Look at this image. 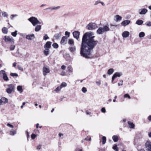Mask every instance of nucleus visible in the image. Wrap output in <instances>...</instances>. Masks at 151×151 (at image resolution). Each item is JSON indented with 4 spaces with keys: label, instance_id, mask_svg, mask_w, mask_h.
Listing matches in <instances>:
<instances>
[{
    "label": "nucleus",
    "instance_id": "nucleus-35",
    "mask_svg": "<svg viewBox=\"0 0 151 151\" xmlns=\"http://www.w3.org/2000/svg\"><path fill=\"white\" fill-rule=\"evenodd\" d=\"M10 134L12 135H14L16 133V130H11L10 132Z\"/></svg>",
    "mask_w": 151,
    "mask_h": 151
},
{
    "label": "nucleus",
    "instance_id": "nucleus-12",
    "mask_svg": "<svg viewBox=\"0 0 151 151\" xmlns=\"http://www.w3.org/2000/svg\"><path fill=\"white\" fill-rule=\"evenodd\" d=\"M80 32L78 31H75L73 33V34L74 37L78 40L80 35Z\"/></svg>",
    "mask_w": 151,
    "mask_h": 151
},
{
    "label": "nucleus",
    "instance_id": "nucleus-31",
    "mask_svg": "<svg viewBox=\"0 0 151 151\" xmlns=\"http://www.w3.org/2000/svg\"><path fill=\"white\" fill-rule=\"evenodd\" d=\"M68 72L69 73L73 72V68L70 66H69L67 68Z\"/></svg>",
    "mask_w": 151,
    "mask_h": 151
},
{
    "label": "nucleus",
    "instance_id": "nucleus-48",
    "mask_svg": "<svg viewBox=\"0 0 151 151\" xmlns=\"http://www.w3.org/2000/svg\"><path fill=\"white\" fill-rule=\"evenodd\" d=\"M110 26L111 27V28L112 29H114L115 27L117 26V25H113L112 24H110Z\"/></svg>",
    "mask_w": 151,
    "mask_h": 151
},
{
    "label": "nucleus",
    "instance_id": "nucleus-13",
    "mask_svg": "<svg viewBox=\"0 0 151 151\" xmlns=\"http://www.w3.org/2000/svg\"><path fill=\"white\" fill-rule=\"evenodd\" d=\"M52 42L50 41H47L44 45V48L45 49H49L51 47Z\"/></svg>",
    "mask_w": 151,
    "mask_h": 151
},
{
    "label": "nucleus",
    "instance_id": "nucleus-14",
    "mask_svg": "<svg viewBox=\"0 0 151 151\" xmlns=\"http://www.w3.org/2000/svg\"><path fill=\"white\" fill-rule=\"evenodd\" d=\"M130 22L131 21L130 20H125L122 22L121 24L122 26L125 27L126 25L129 24Z\"/></svg>",
    "mask_w": 151,
    "mask_h": 151
},
{
    "label": "nucleus",
    "instance_id": "nucleus-64",
    "mask_svg": "<svg viewBox=\"0 0 151 151\" xmlns=\"http://www.w3.org/2000/svg\"><path fill=\"white\" fill-rule=\"evenodd\" d=\"M148 119L149 121H151V115L148 117Z\"/></svg>",
    "mask_w": 151,
    "mask_h": 151
},
{
    "label": "nucleus",
    "instance_id": "nucleus-17",
    "mask_svg": "<svg viewBox=\"0 0 151 151\" xmlns=\"http://www.w3.org/2000/svg\"><path fill=\"white\" fill-rule=\"evenodd\" d=\"M129 35V32L127 31L124 32L122 34V36L124 38H126L128 37Z\"/></svg>",
    "mask_w": 151,
    "mask_h": 151
},
{
    "label": "nucleus",
    "instance_id": "nucleus-42",
    "mask_svg": "<svg viewBox=\"0 0 151 151\" xmlns=\"http://www.w3.org/2000/svg\"><path fill=\"white\" fill-rule=\"evenodd\" d=\"M11 76L13 77H17L18 75L17 73H11L10 74Z\"/></svg>",
    "mask_w": 151,
    "mask_h": 151
},
{
    "label": "nucleus",
    "instance_id": "nucleus-16",
    "mask_svg": "<svg viewBox=\"0 0 151 151\" xmlns=\"http://www.w3.org/2000/svg\"><path fill=\"white\" fill-rule=\"evenodd\" d=\"M26 38L29 40H32L35 38V35L33 34L29 35L26 36Z\"/></svg>",
    "mask_w": 151,
    "mask_h": 151
},
{
    "label": "nucleus",
    "instance_id": "nucleus-30",
    "mask_svg": "<svg viewBox=\"0 0 151 151\" xmlns=\"http://www.w3.org/2000/svg\"><path fill=\"white\" fill-rule=\"evenodd\" d=\"M5 100V102H7V99L5 98L4 97L2 98H1V99H0V105H1V104L3 103V100Z\"/></svg>",
    "mask_w": 151,
    "mask_h": 151
},
{
    "label": "nucleus",
    "instance_id": "nucleus-25",
    "mask_svg": "<svg viewBox=\"0 0 151 151\" xmlns=\"http://www.w3.org/2000/svg\"><path fill=\"white\" fill-rule=\"evenodd\" d=\"M128 124L129 125V127L130 128H134V125L132 122L129 121L128 122Z\"/></svg>",
    "mask_w": 151,
    "mask_h": 151
},
{
    "label": "nucleus",
    "instance_id": "nucleus-40",
    "mask_svg": "<svg viewBox=\"0 0 151 151\" xmlns=\"http://www.w3.org/2000/svg\"><path fill=\"white\" fill-rule=\"evenodd\" d=\"M17 31H15L14 32L12 33V35L14 37H16L17 34Z\"/></svg>",
    "mask_w": 151,
    "mask_h": 151
},
{
    "label": "nucleus",
    "instance_id": "nucleus-43",
    "mask_svg": "<svg viewBox=\"0 0 151 151\" xmlns=\"http://www.w3.org/2000/svg\"><path fill=\"white\" fill-rule=\"evenodd\" d=\"M52 46L54 48H57L58 47V45L56 43H53L52 44Z\"/></svg>",
    "mask_w": 151,
    "mask_h": 151
},
{
    "label": "nucleus",
    "instance_id": "nucleus-37",
    "mask_svg": "<svg viewBox=\"0 0 151 151\" xmlns=\"http://www.w3.org/2000/svg\"><path fill=\"white\" fill-rule=\"evenodd\" d=\"M102 144H104L106 140V137L105 136H103L102 137Z\"/></svg>",
    "mask_w": 151,
    "mask_h": 151
},
{
    "label": "nucleus",
    "instance_id": "nucleus-4",
    "mask_svg": "<svg viewBox=\"0 0 151 151\" xmlns=\"http://www.w3.org/2000/svg\"><path fill=\"white\" fill-rule=\"evenodd\" d=\"M7 88L6 90V92L8 94H11L14 91V86L12 84H10L7 86Z\"/></svg>",
    "mask_w": 151,
    "mask_h": 151
},
{
    "label": "nucleus",
    "instance_id": "nucleus-22",
    "mask_svg": "<svg viewBox=\"0 0 151 151\" xmlns=\"http://www.w3.org/2000/svg\"><path fill=\"white\" fill-rule=\"evenodd\" d=\"M17 89L20 93H22L23 91L22 87L21 86H18L17 87Z\"/></svg>",
    "mask_w": 151,
    "mask_h": 151
},
{
    "label": "nucleus",
    "instance_id": "nucleus-10",
    "mask_svg": "<svg viewBox=\"0 0 151 151\" xmlns=\"http://www.w3.org/2000/svg\"><path fill=\"white\" fill-rule=\"evenodd\" d=\"M4 39L5 42L10 43H14V40L12 37L5 36L4 37Z\"/></svg>",
    "mask_w": 151,
    "mask_h": 151
},
{
    "label": "nucleus",
    "instance_id": "nucleus-38",
    "mask_svg": "<svg viewBox=\"0 0 151 151\" xmlns=\"http://www.w3.org/2000/svg\"><path fill=\"white\" fill-rule=\"evenodd\" d=\"M61 88L60 86H58L54 90V91L56 92H58L61 89Z\"/></svg>",
    "mask_w": 151,
    "mask_h": 151
},
{
    "label": "nucleus",
    "instance_id": "nucleus-33",
    "mask_svg": "<svg viewBox=\"0 0 151 151\" xmlns=\"http://www.w3.org/2000/svg\"><path fill=\"white\" fill-rule=\"evenodd\" d=\"M60 35H61L60 34H56L54 35V37L55 39H56V40H58V39H59V37H60Z\"/></svg>",
    "mask_w": 151,
    "mask_h": 151
},
{
    "label": "nucleus",
    "instance_id": "nucleus-27",
    "mask_svg": "<svg viewBox=\"0 0 151 151\" xmlns=\"http://www.w3.org/2000/svg\"><path fill=\"white\" fill-rule=\"evenodd\" d=\"M114 72V70L113 68H110L107 71V74L109 75L111 74Z\"/></svg>",
    "mask_w": 151,
    "mask_h": 151
},
{
    "label": "nucleus",
    "instance_id": "nucleus-24",
    "mask_svg": "<svg viewBox=\"0 0 151 151\" xmlns=\"http://www.w3.org/2000/svg\"><path fill=\"white\" fill-rule=\"evenodd\" d=\"M45 50L43 52L45 55L47 56L48 55L49 52V49H45Z\"/></svg>",
    "mask_w": 151,
    "mask_h": 151
},
{
    "label": "nucleus",
    "instance_id": "nucleus-9",
    "mask_svg": "<svg viewBox=\"0 0 151 151\" xmlns=\"http://www.w3.org/2000/svg\"><path fill=\"white\" fill-rule=\"evenodd\" d=\"M122 75V73L121 72H116L115 73L113 76L112 78V83H113L114 79L117 77H120Z\"/></svg>",
    "mask_w": 151,
    "mask_h": 151
},
{
    "label": "nucleus",
    "instance_id": "nucleus-54",
    "mask_svg": "<svg viewBox=\"0 0 151 151\" xmlns=\"http://www.w3.org/2000/svg\"><path fill=\"white\" fill-rule=\"evenodd\" d=\"M60 75L62 76H65L66 75V73L65 71H63L61 72Z\"/></svg>",
    "mask_w": 151,
    "mask_h": 151
},
{
    "label": "nucleus",
    "instance_id": "nucleus-44",
    "mask_svg": "<svg viewBox=\"0 0 151 151\" xmlns=\"http://www.w3.org/2000/svg\"><path fill=\"white\" fill-rule=\"evenodd\" d=\"M49 38V37L47 35V34L45 35L44 37H43V40H46L47 39Z\"/></svg>",
    "mask_w": 151,
    "mask_h": 151
},
{
    "label": "nucleus",
    "instance_id": "nucleus-20",
    "mask_svg": "<svg viewBox=\"0 0 151 151\" xmlns=\"http://www.w3.org/2000/svg\"><path fill=\"white\" fill-rule=\"evenodd\" d=\"M69 49L70 52H73L76 50V46L73 45L72 46L70 47L69 48Z\"/></svg>",
    "mask_w": 151,
    "mask_h": 151
},
{
    "label": "nucleus",
    "instance_id": "nucleus-61",
    "mask_svg": "<svg viewBox=\"0 0 151 151\" xmlns=\"http://www.w3.org/2000/svg\"><path fill=\"white\" fill-rule=\"evenodd\" d=\"M61 68L63 70H65L66 68V67L65 65H63L61 66Z\"/></svg>",
    "mask_w": 151,
    "mask_h": 151
},
{
    "label": "nucleus",
    "instance_id": "nucleus-26",
    "mask_svg": "<svg viewBox=\"0 0 151 151\" xmlns=\"http://www.w3.org/2000/svg\"><path fill=\"white\" fill-rule=\"evenodd\" d=\"M143 22V21L142 20L139 19L136 21V24L138 25H140L142 24Z\"/></svg>",
    "mask_w": 151,
    "mask_h": 151
},
{
    "label": "nucleus",
    "instance_id": "nucleus-7",
    "mask_svg": "<svg viewBox=\"0 0 151 151\" xmlns=\"http://www.w3.org/2000/svg\"><path fill=\"white\" fill-rule=\"evenodd\" d=\"M146 149L147 151H151V142L147 140L145 143Z\"/></svg>",
    "mask_w": 151,
    "mask_h": 151
},
{
    "label": "nucleus",
    "instance_id": "nucleus-41",
    "mask_svg": "<svg viewBox=\"0 0 151 151\" xmlns=\"http://www.w3.org/2000/svg\"><path fill=\"white\" fill-rule=\"evenodd\" d=\"M18 16L17 14H12L10 15V18L11 19L13 20L14 17H16Z\"/></svg>",
    "mask_w": 151,
    "mask_h": 151
},
{
    "label": "nucleus",
    "instance_id": "nucleus-56",
    "mask_svg": "<svg viewBox=\"0 0 151 151\" xmlns=\"http://www.w3.org/2000/svg\"><path fill=\"white\" fill-rule=\"evenodd\" d=\"M7 126L11 128H14V126L12 125H11L9 123H8L7 124Z\"/></svg>",
    "mask_w": 151,
    "mask_h": 151
},
{
    "label": "nucleus",
    "instance_id": "nucleus-57",
    "mask_svg": "<svg viewBox=\"0 0 151 151\" xmlns=\"http://www.w3.org/2000/svg\"><path fill=\"white\" fill-rule=\"evenodd\" d=\"M70 33L67 31H66L65 32V35L66 36H68V37H69Z\"/></svg>",
    "mask_w": 151,
    "mask_h": 151
},
{
    "label": "nucleus",
    "instance_id": "nucleus-1",
    "mask_svg": "<svg viewBox=\"0 0 151 151\" xmlns=\"http://www.w3.org/2000/svg\"><path fill=\"white\" fill-rule=\"evenodd\" d=\"M93 33L91 32L86 33L83 36L81 44L80 54L86 58H90L91 51L98 44V42L95 40Z\"/></svg>",
    "mask_w": 151,
    "mask_h": 151
},
{
    "label": "nucleus",
    "instance_id": "nucleus-18",
    "mask_svg": "<svg viewBox=\"0 0 151 151\" xmlns=\"http://www.w3.org/2000/svg\"><path fill=\"white\" fill-rule=\"evenodd\" d=\"M115 19L114 20L116 22H118L121 21L122 19V17L118 15H117L115 16Z\"/></svg>",
    "mask_w": 151,
    "mask_h": 151
},
{
    "label": "nucleus",
    "instance_id": "nucleus-5",
    "mask_svg": "<svg viewBox=\"0 0 151 151\" xmlns=\"http://www.w3.org/2000/svg\"><path fill=\"white\" fill-rule=\"evenodd\" d=\"M97 27L96 24L95 23H90L86 26V28L89 30H93Z\"/></svg>",
    "mask_w": 151,
    "mask_h": 151
},
{
    "label": "nucleus",
    "instance_id": "nucleus-45",
    "mask_svg": "<svg viewBox=\"0 0 151 151\" xmlns=\"http://www.w3.org/2000/svg\"><path fill=\"white\" fill-rule=\"evenodd\" d=\"M117 148L118 147L117 145L116 144L113 147V149H114L115 151H118Z\"/></svg>",
    "mask_w": 151,
    "mask_h": 151
},
{
    "label": "nucleus",
    "instance_id": "nucleus-34",
    "mask_svg": "<svg viewBox=\"0 0 151 151\" xmlns=\"http://www.w3.org/2000/svg\"><path fill=\"white\" fill-rule=\"evenodd\" d=\"M68 43L70 45L74 44V40L73 39H69L68 41Z\"/></svg>",
    "mask_w": 151,
    "mask_h": 151
},
{
    "label": "nucleus",
    "instance_id": "nucleus-29",
    "mask_svg": "<svg viewBox=\"0 0 151 151\" xmlns=\"http://www.w3.org/2000/svg\"><path fill=\"white\" fill-rule=\"evenodd\" d=\"M2 32L4 34H6L8 32L7 29L5 27H4L2 29Z\"/></svg>",
    "mask_w": 151,
    "mask_h": 151
},
{
    "label": "nucleus",
    "instance_id": "nucleus-46",
    "mask_svg": "<svg viewBox=\"0 0 151 151\" xmlns=\"http://www.w3.org/2000/svg\"><path fill=\"white\" fill-rule=\"evenodd\" d=\"M15 47V46L14 45H12L10 48V50H14Z\"/></svg>",
    "mask_w": 151,
    "mask_h": 151
},
{
    "label": "nucleus",
    "instance_id": "nucleus-32",
    "mask_svg": "<svg viewBox=\"0 0 151 151\" xmlns=\"http://www.w3.org/2000/svg\"><path fill=\"white\" fill-rule=\"evenodd\" d=\"M3 16L4 17H6V18L8 17V14L7 13L5 12H1Z\"/></svg>",
    "mask_w": 151,
    "mask_h": 151
},
{
    "label": "nucleus",
    "instance_id": "nucleus-21",
    "mask_svg": "<svg viewBox=\"0 0 151 151\" xmlns=\"http://www.w3.org/2000/svg\"><path fill=\"white\" fill-rule=\"evenodd\" d=\"M60 8V6H58L55 7H49L46 9H50L51 10H57Z\"/></svg>",
    "mask_w": 151,
    "mask_h": 151
},
{
    "label": "nucleus",
    "instance_id": "nucleus-50",
    "mask_svg": "<svg viewBox=\"0 0 151 151\" xmlns=\"http://www.w3.org/2000/svg\"><path fill=\"white\" fill-rule=\"evenodd\" d=\"M100 0H98L96 1L94 4V6H96L98 5L100 3Z\"/></svg>",
    "mask_w": 151,
    "mask_h": 151
},
{
    "label": "nucleus",
    "instance_id": "nucleus-28",
    "mask_svg": "<svg viewBox=\"0 0 151 151\" xmlns=\"http://www.w3.org/2000/svg\"><path fill=\"white\" fill-rule=\"evenodd\" d=\"M145 35V34L144 32H141L139 34V36L140 38L144 37Z\"/></svg>",
    "mask_w": 151,
    "mask_h": 151
},
{
    "label": "nucleus",
    "instance_id": "nucleus-2",
    "mask_svg": "<svg viewBox=\"0 0 151 151\" xmlns=\"http://www.w3.org/2000/svg\"><path fill=\"white\" fill-rule=\"evenodd\" d=\"M110 30V28L109 26L106 25L103 27H100L96 31V33L99 35L103 34L104 32L108 31Z\"/></svg>",
    "mask_w": 151,
    "mask_h": 151
},
{
    "label": "nucleus",
    "instance_id": "nucleus-53",
    "mask_svg": "<svg viewBox=\"0 0 151 151\" xmlns=\"http://www.w3.org/2000/svg\"><path fill=\"white\" fill-rule=\"evenodd\" d=\"M31 137L32 139H34L36 137V135L35 134H32L31 135Z\"/></svg>",
    "mask_w": 151,
    "mask_h": 151
},
{
    "label": "nucleus",
    "instance_id": "nucleus-11",
    "mask_svg": "<svg viewBox=\"0 0 151 151\" xmlns=\"http://www.w3.org/2000/svg\"><path fill=\"white\" fill-rule=\"evenodd\" d=\"M147 12V10L145 8L141 9L138 10L139 13L140 15H144Z\"/></svg>",
    "mask_w": 151,
    "mask_h": 151
},
{
    "label": "nucleus",
    "instance_id": "nucleus-36",
    "mask_svg": "<svg viewBox=\"0 0 151 151\" xmlns=\"http://www.w3.org/2000/svg\"><path fill=\"white\" fill-rule=\"evenodd\" d=\"M67 86V84L65 82H63L60 85V86L62 88L65 87Z\"/></svg>",
    "mask_w": 151,
    "mask_h": 151
},
{
    "label": "nucleus",
    "instance_id": "nucleus-49",
    "mask_svg": "<svg viewBox=\"0 0 151 151\" xmlns=\"http://www.w3.org/2000/svg\"><path fill=\"white\" fill-rule=\"evenodd\" d=\"M124 97L126 98H128L129 99H131V97L128 94H126L124 96Z\"/></svg>",
    "mask_w": 151,
    "mask_h": 151
},
{
    "label": "nucleus",
    "instance_id": "nucleus-55",
    "mask_svg": "<svg viewBox=\"0 0 151 151\" xmlns=\"http://www.w3.org/2000/svg\"><path fill=\"white\" fill-rule=\"evenodd\" d=\"M85 139L87 141H90L91 140V137H88L85 138Z\"/></svg>",
    "mask_w": 151,
    "mask_h": 151
},
{
    "label": "nucleus",
    "instance_id": "nucleus-51",
    "mask_svg": "<svg viewBox=\"0 0 151 151\" xmlns=\"http://www.w3.org/2000/svg\"><path fill=\"white\" fill-rule=\"evenodd\" d=\"M82 91L83 93H85L87 91V90L86 88L83 87L82 89Z\"/></svg>",
    "mask_w": 151,
    "mask_h": 151
},
{
    "label": "nucleus",
    "instance_id": "nucleus-62",
    "mask_svg": "<svg viewBox=\"0 0 151 151\" xmlns=\"http://www.w3.org/2000/svg\"><path fill=\"white\" fill-rule=\"evenodd\" d=\"M27 139H28V137L29 136V133L27 131Z\"/></svg>",
    "mask_w": 151,
    "mask_h": 151
},
{
    "label": "nucleus",
    "instance_id": "nucleus-59",
    "mask_svg": "<svg viewBox=\"0 0 151 151\" xmlns=\"http://www.w3.org/2000/svg\"><path fill=\"white\" fill-rule=\"evenodd\" d=\"M41 148V146L40 145H39L37 147V150H40Z\"/></svg>",
    "mask_w": 151,
    "mask_h": 151
},
{
    "label": "nucleus",
    "instance_id": "nucleus-60",
    "mask_svg": "<svg viewBox=\"0 0 151 151\" xmlns=\"http://www.w3.org/2000/svg\"><path fill=\"white\" fill-rule=\"evenodd\" d=\"M96 83L97 84V85H98L99 86H100L101 84V81L100 80L99 81H96Z\"/></svg>",
    "mask_w": 151,
    "mask_h": 151
},
{
    "label": "nucleus",
    "instance_id": "nucleus-3",
    "mask_svg": "<svg viewBox=\"0 0 151 151\" xmlns=\"http://www.w3.org/2000/svg\"><path fill=\"white\" fill-rule=\"evenodd\" d=\"M28 20L34 26L37 24H40L41 22L39 21L37 18L34 17H32L28 19Z\"/></svg>",
    "mask_w": 151,
    "mask_h": 151
},
{
    "label": "nucleus",
    "instance_id": "nucleus-52",
    "mask_svg": "<svg viewBox=\"0 0 151 151\" xmlns=\"http://www.w3.org/2000/svg\"><path fill=\"white\" fill-rule=\"evenodd\" d=\"M123 80H121L120 81V82L118 83V84L119 86H122L123 85Z\"/></svg>",
    "mask_w": 151,
    "mask_h": 151
},
{
    "label": "nucleus",
    "instance_id": "nucleus-6",
    "mask_svg": "<svg viewBox=\"0 0 151 151\" xmlns=\"http://www.w3.org/2000/svg\"><path fill=\"white\" fill-rule=\"evenodd\" d=\"M0 76L1 77H3V78L5 81H7L9 80L5 71L3 70L0 71Z\"/></svg>",
    "mask_w": 151,
    "mask_h": 151
},
{
    "label": "nucleus",
    "instance_id": "nucleus-47",
    "mask_svg": "<svg viewBox=\"0 0 151 151\" xmlns=\"http://www.w3.org/2000/svg\"><path fill=\"white\" fill-rule=\"evenodd\" d=\"M17 68H18V69L19 70H20L22 71H23V68H22V67L21 66H20L19 65H18Z\"/></svg>",
    "mask_w": 151,
    "mask_h": 151
},
{
    "label": "nucleus",
    "instance_id": "nucleus-19",
    "mask_svg": "<svg viewBox=\"0 0 151 151\" xmlns=\"http://www.w3.org/2000/svg\"><path fill=\"white\" fill-rule=\"evenodd\" d=\"M41 29V25H37L35 28V32H37L40 31Z\"/></svg>",
    "mask_w": 151,
    "mask_h": 151
},
{
    "label": "nucleus",
    "instance_id": "nucleus-39",
    "mask_svg": "<svg viewBox=\"0 0 151 151\" xmlns=\"http://www.w3.org/2000/svg\"><path fill=\"white\" fill-rule=\"evenodd\" d=\"M145 25L149 27L151 26V22L148 21L146 22L145 24Z\"/></svg>",
    "mask_w": 151,
    "mask_h": 151
},
{
    "label": "nucleus",
    "instance_id": "nucleus-23",
    "mask_svg": "<svg viewBox=\"0 0 151 151\" xmlns=\"http://www.w3.org/2000/svg\"><path fill=\"white\" fill-rule=\"evenodd\" d=\"M112 138L115 142H117L119 140V138L116 135H114L112 137Z\"/></svg>",
    "mask_w": 151,
    "mask_h": 151
},
{
    "label": "nucleus",
    "instance_id": "nucleus-63",
    "mask_svg": "<svg viewBox=\"0 0 151 151\" xmlns=\"http://www.w3.org/2000/svg\"><path fill=\"white\" fill-rule=\"evenodd\" d=\"M17 63L15 62H14L13 64V66L14 67H15L16 66Z\"/></svg>",
    "mask_w": 151,
    "mask_h": 151
},
{
    "label": "nucleus",
    "instance_id": "nucleus-8",
    "mask_svg": "<svg viewBox=\"0 0 151 151\" xmlns=\"http://www.w3.org/2000/svg\"><path fill=\"white\" fill-rule=\"evenodd\" d=\"M50 72L49 67L47 66H44L43 68V73L44 76H45L47 73Z\"/></svg>",
    "mask_w": 151,
    "mask_h": 151
},
{
    "label": "nucleus",
    "instance_id": "nucleus-58",
    "mask_svg": "<svg viewBox=\"0 0 151 151\" xmlns=\"http://www.w3.org/2000/svg\"><path fill=\"white\" fill-rule=\"evenodd\" d=\"M101 111L103 113H105L106 112V109L104 108H103L101 109Z\"/></svg>",
    "mask_w": 151,
    "mask_h": 151
},
{
    "label": "nucleus",
    "instance_id": "nucleus-15",
    "mask_svg": "<svg viewBox=\"0 0 151 151\" xmlns=\"http://www.w3.org/2000/svg\"><path fill=\"white\" fill-rule=\"evenodd\" d=\"M67 39L66 37L64 36L62 37L60 43L61 44L63 45H64L66 43Z\"/></svg>",
    "mask_w": 151,
    "mask_h": 151
}]
</instances>
